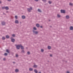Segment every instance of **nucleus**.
<instances>
[{
  "label": "nucleus",
  "mask_w": 73,
  "mask_h": 73,
  "mask_svg": "<svg viewBox=\"0 0 73 73\" xmlns=\"http://www.w3.org/2000/svg\"><path fill=\"white\" fill-rule=\"evenodd\" d=\"M31 10H32V7H30V9H27V10L28 12H31Z\"/></svg>",
  "instance_id": "f257e3e1"
},
{
  "label": "nucleus",
  "mask_w": 73,
  "mask_h": 73,
  "mask_svg": "<svg viewBox=\"0 0 73 73\" xmlns=\"http://www.w3.org/2000/svg\"><path fill=\"white\" fill-rule=\"evenodd\" d=\"M2 8L3 9H4V8H5V9H7V10H8V9H9V8H8V7H2Z\"/></svg>",
  "instance_id": "f03ea898"
},
{
  "label": "nucleus",
  "mask_w": 73,
  "mask_h": 73,
  "mask_svg": "<svg viewBox=\"0 0 73 73\" xmlns=\"http://www.w3.org/2000/svg\"><path fill=\"white\" fill-rule=\"evenodd\" d=\"M61 13H65V11L64 10H61Z\"/></svg>",
  "instance_id": "7ed1b4c3"
},
{
  "label": "nucleus",
  "mask_w": 73,
  "mask_h": 73,
  "mask_svg": "<svg viewBox=\"0 0 73 73\" xmlns=\"http://www.w3.org/2000/svg\"><path fill=\"white\" fill-rule=\"evenodd\" d=\"M20 45H18L17 46V48L18 49H20Z\"/></svg>",
  "instance_id": "20e7f679"
},
{
  "label": "nucleus",
  "mask_w": 73,
  "mask_h": 73,
  "mask_svg": "<svg viewBox=\"0 0 73 73\" xmlns=\"http://www.w3.org/2000/svg\"><path fill=\"white\" fill-rule=\"evenodd\" d=\"M20 47H21V49H24V47H23L21 45H20Z\"/></svg>",
  "instance_id": "39448f33"
},
{
  "label": "nucleus",
  "mask_w": 73,
  "mask_h": 73,
  "mask_svg": "<svg viewBox=\"0 0 73 73\" xmlns=\"http://www.w3.org/2000/svg\"><path fill=\"white\" fill-rule=\"evenodd\" d=\"M15 23L17 24H18L19 23V21L17 20H16L15 21Z\"/></svg>",
  "instance_id": "423d86ee"
},
{
  "label": "nucleus",
  "mask_w": 73,
  "mask_h": 73,
  "mask_svg": "<svg viewBox=\"0 0 73 73\" xmlns=\"http://www.w3.org/2000/svg\"><path fill=\"white\" fill-rule=\"evenodd\" d=\"M70 30H73V27L72 26H71L70 27Z\"/></svg>",
  "instance_id": "0eeeda50"
},
{
  "label": "nucleus",
  "mask_w": 73,
  "mask_h": 73,
  "mask_svg": "<svg viewBox=\"0 0 73 73\" xmlns=\"http://www.w3.org/2000/svg\"><path fill=\"white\" fill-rule=\"evenodd\" d=\"M33 32L35 34H37V33H38V32L37 31H33Z\"/></svg>",
  "instance_id": "6e6552de"
},
{
  "label": "nucleus",
  "mask_w": 73,
  "mask_h": 73,
  "mask_svg": "<svg viewBox=\"0 0 73 73\" xmlns=\"http://www.w3.org/2000/svg\"><path fill=\"white\" fill-rule=\"evenodd\" d=\"M2 24L3 25H5V22H2Z\"/></svg>",
  "instance_id": "1a4fd4ad"
},
{
  "label": "nucleus",
  "mask_w": 73,
  "mask_h": 73,
  "mask_svg": "<svg viewBox=\"0 0 73 73\" xmlns=\"http://www.w3.org/2000/svg\"><path fill=\"white\" fill-rule=\"evenodd\" d=\"M66 19H69V16L67 15L66 16Z\"/></svg>",
  "instance_id": "9d476101"
},
{
  "label": "nucleus",
  "mask_w": 73,
  "mask_h": 73,
  "mask_svg": "<svg viewBox=\"0 0 73 73\" xmlns=\"http://www.w3.org/2000/svg\"><path fill=\"white\" fill-rule=\"evenodd\" d=\"M11 40L12 42H14L15 41V39H11Z\"/></svg>",
  "instance_id": "9b49d317"
},
{
  "label": "nucleus",
  "mask_w": 73,
  "mask_h": 73,
  "mask_svg": "<svg viewBox=\"0 0 73 73\" xmlns=\"http://www.w3.org/2000/svg\"><path fill=\"white\" fill-rule=\"evenodd\" d=\"M6 37L7 38H9V36L8 35H6Z\"/></svg>",
  "instance_id": "f8f14e48"
},
{
  "label": "nucleus",
  "mask_w": 73,
  "mask_h": 73,
  "mask_svg": "<svg viewBox=\"0 0 73 73\" xmlns=\"http://www.w3.org/2000/svg\"><path fill=\"white\" fill-rule=\"evenodd\" d=\"M33 67L34 68H37V65H34L33 66Z\"/></svg>",
  "instance_id": "ddd939ff"
},
{
  "label": "nucleus",
  "mask_w": 73,
  "mask_h": 73,
  "mask_svg": "<svg viewBox=\"0 0 73 73\" xmlns=\"http://www.w3.org/2000/svg\"><path fill=\"white\" fill-rule=\"evenodd\" d=\"M22 19H25V16H22Z\"/></svg>",
  "instance_id": "4468645a"
},
{
  "label": "nucleus",
  "mask_w": 73,
  "mask_h": 73,
  "mask_svg": "<svg viewBox=\"0 0 73 73\" xmlns=\"http://www.w3.org/2000/svg\"><path fill=\"white\" fill-rule=\"evenodd\" d=\"M6 52H7V53H9V50H8L7 49L6 50Z\"/></svg>",
  "instance_id": "2eb2a0df"
},
{
  "label": "nucleus",
  "mask_w": 73,
  "mask_h": 73,
  "mask_svg": "<svg viewBox=\"0 0 73 73\" xmlns=\"http://www.w3.org/2000/svg\"><path fill=\"white\" fill-rule=\"evenodd\" d=\"M36 26L37 27H39L40 25H39V24H37L36 25Z\"/></svg>",
  "instance_id": "dca6fc26"
},
{
  "label": "nucleus",
  "mask_w": 73,
  "mask_h": 73,
  "mask_svg": "<svg viewBox=\"0 0 73 73\" xmlns=\"http://www.w3.org/2000/svg\"><path fill=\"white\" fill-rule=\"evenodd\" d=\"M15 71L16 72H19V70L18 69H16L15 70Z\"/></svg>",
  "instance_id": "f3484780"
},
{
  "label": "nucleus",
  "mask_w": 73,
  "mask_h": 73,
  "mask_svg": "<svg viewBox=\"0 0 73 73\" xmlns=\"http://www.w3.org/2000/svg\"><path fill=\"white\" fill-rule=\"evenodd\" d=\"M38 12H41V10L39 9H38Z\"/></svg>",
  "instance_id": "a211bd4d"
},
{
  "label": "nucleus",
  "mask_w": 73,
  "mask_h": 73,
  "mask_svg": "<svg viewBox=\"0 0 73 73\" xmlns=\"http://www.w3.org/2000/svg\"><path fill=\"white\" fill-rule=\"evenodd\" d=\"M29 70L30 71H32V70H33V69H32V68H30L29 69Z\"/></svg>",
  "instance_id": "6ab92c4d"
},
{
  "label": "nucleus",
  "mask_w": 73,
  "mask_h": 73,
  "mask_svg": "<svg viewBox=\"0 0 73 73\" xmlns=\"http://www.w3.org/2000/svg\"><path fill=\"white\" fill-rule=\"evenodd\" d=\"M34 71L35 72V73H37V71L36 70H35Z\"/></svg>",
  "instance_id": "aec40b11"
},
{
  "label": "nucleus",
  "mask_w": 73,
  "mask_h": 73,
  "mask_svg": "<svg viewBox=\"0 0 73 73\" xmlns=\"http://www.w3.org/2000/svg\"><path fill=\"white\" fill-rule=\"evenodd\" d=\"M2 40H5V37H2Z\"/></svg>",
  "instance_id": "412c9836"
},
{
  "label": "nucleus",
  "mask_w": 73,
  "mask_h": 73,
  "mask_svg": "<svg viewBox=\"0 0 73 73\" xmlns=\"http://www.w3.org/2000/svg\"><path fill=\"white\" fill-rule=\"evenodd\" d=\"M48 48L49 49H50V48H51V47L50 46H48Z\"/></svg>",
  "instance_id": "4be33fe9"
},
{
  "label": "nucleus",
  "mask_w": 73,
  "mask_h": 73,
  "mask_svg": "<svg viewBox=\"0 0 73 73\" xmlns=\"http://www.w3.org/2000/svg\"><path fill=\"white\" fill-rule=\"evenodd\" d=\"M57 16H58V17H60V15H58Z\"/></svg>",
  "instance_id": "5701e85b"
},
{
  "label": "nucleus",
  "mask_w": 73,
  "mask_h": 73,
  "mask_svg": "<svg viewBox=\"0 0 73 73\" xmlns=\"http://www.w3.org/2000/svg\"><path fill=\"white\" fill-rule=\"evenodd\" d=\"M4 55L5 56H7V55H8V54L7 53H5Z\"/></svg>",
  "instance_id": "b1692460"
},
{
  "label": "nucleus",
  "mask_w": 73,
  "mask_h": 73,
  "mask_svg": "<svg viewBox=\"0 0 73 73\" xmlns=\"http://www.w3.org/2000/svg\"><path fill=\"white\" fill-rule=\"evenodd\" d=\"M15 19H17V16H15Z\"/></svg>",
  "instance_id": "393cba45"
},
{
  "label": "nucleus",
  "mask_w": 73,
  "mask_h": 73,
  "mask_svg": "<svg viewBox=\"0 0 73 73\" xmlns=\"http://www.w3.org/2000/svg\"><path fill=\"white\" fill-rule=\"evenodd\" d=\"M33 29L34 30H36V28L35 27H34Z\"/></svg>",
  "instance_id": "a878e982"
},
{
  "label": "nucleus",
  "mask_w": 73,
  "mask_h": 73,
  "mask_svg": "<svg viewBox=\"0 0 73 73\" xmlns=\"http://www.w3.org/2000/svg\"><path fill=\"white\" fill-rule=\"evenodd\" d=\"M27 54H30V52H27Z\"/></svg>",
  "instance_id": "bb28decb"
},
{
  "label": "nucleus",
  "mask_w": 73,
  "mask_h": 73,
  "mask_svg": "<svg viewBox=\"0 0 73 73\" xmlns=\"http://www.w3.org/2000/svg\"><path fill=\"white\" fill-rule=\"evenodd\" d=\"M48 3L49 4H51V3H52V2L50 1H49Z\"/></svg>",
  "instance_id": "cd10ccee"
},
{
  "label": "nucleus",
  "mask_w": 73,
  "mask_h": 73,
  "mask_svg": "<svg viewBox=\"0 0 73 73\" xmlns=\"http://www.w3.org/2000/svg\"><path fill=\"white\" fill-rule=\"evenodd\" d=\"M69 4L70 5H73V4L72 3H70Z\"/></svg>",
  "instance_id": "c85d7f7f"
},
{
  "label": "nucleus",
  "mask_w": 73,
  "mask_h": 73,
  "mask_svg": "<svg viewBox=\"0 0 73 73\" xmlns=\"http://www.w3.org/2000/svg\"><path fill=\"white\" fill-rule=\"evenodd\" d=\"M12 36H13V37H15V35L13 34V35H12Z\"/></svg>",
  "instance_id": "c756f323"
},
{
  "label": "nucleus",
  "mask_w": 73,
  "mask_h": 73,
  "mask_svg": "<svg viewBox=\"0 0 73 73\" xmlns=\"http://www.w3.org/2000/svg\"><path fill=\"white\" fill-rule=\"evenodd\" d=\"M41 52H44V50L42 49H41Z\"/></svg>",
  "instance_id": "7c9ffc66"
},
{
  "label": "nucleus",
  "mask_w": 73,
  "mask_h": 73,
  "mask_svg": "<svg viewBox=\"0 0 73 73\" xmlns=\"http://www.w3.org/2000/svg\"><path fill=\"white\" fill-rule=\"evenodd\" d=\"M16 57H18V55H17V54H16Z\"/></svg>",
  "instance_id": "2f4dec72"
},
{
  "label": "nucleus",
  "mask_w": 73,
  "mask_h": 73,
  "mask_svg": "<svg viewBox=\"0 0 73 73\" xmlns=\"http://www.w3.org/2000/svg\"><path fill=\"white\" fill-rule=\"evenodd\" d=\"M22 53H24V50H22Z\"/></svg>",
  "instance_id": "473e14b6"
},
{
  "label": "nucleus",
  "mask_w": 73,
  "mask_h": 73,
  "mask_svg": "<svg viewBox=\"0 0 73 73\" xmlns=\"http://www.w3.org/2000/svg\"><path fill=\"white\" fill-rule=\"evenodd\" d=\"M43 1H46V0H42Z\"/></svg>",
  "instance_id": "72a5a7b5"
},
{
  "label": "nucleus",
  "mask_w": 73,
  "mask_h": 73,
  "mask_svg": "<svg viewBox=\"0 0 73 73\" xmlns=\"http://www.w3.org/2000/svg\"><path fill=\"white\" fill-rule=\"evenodd\" d=\"M50 56L51 57H52V55L51 54H50Z\"/></svg>",
  "instance_id": "f704fd0d"
},
{
  "label": "nucleus",
  "mask_w": 73,
  "mask_h": 73,
  "mask_svg": "<svg viewBox=\"0 0 73 73\" xmlns=\"http://www.w3.org/2000/svg\"><path fill=\"white\" fill-rule=\"evenodd\" d=\"M3 60H5V58H4L3 59Z\"/></svg>",
  "instance_id": "c9c22d12"
},
{
  "label": "nucleus",
  "mask_w": 73,
  "mask_h": 73,
  "mask_svg": "<svg viewBox=\"0 0 73 73\" xmlns=\"http://www.w3.org/2000/svg\"><path fill=\"white\" fill-rule=\"evenodd\" d=\"M36 1H38V0H35Z\"/></svg>",
  "instance_id": "e433bc0d"
},
{
  "label": "nucleus",
  "mask_w": 73,
  "mask_h": 73,
  "mask_svg": "<svg viewBox=\"0 0 73 73\" xmlns=\"http://www.w3.org/2000/svg\"><path fill=\"white\" fill-rule=\"evenodd\" d=\"M67 73H69V71H67Z\"/></svg>",
  "instance_id": "4c0bfd02"
},
{
  "label": "nucleus",
  "mask_w": 73,
  "mask_h": 73,
  "mask_svg": "<svg viewBox=\"0 0 73 73\" xmlns=\"http://www.w3.org/2000/svg\"><path fill=\"white\" fill-rule=\"evenodd\" d=\"M9 1H11V0H7Z\"/></svg>",
  "instance_id": "58836bf2"
},
{
  "label": "nucleus",
  "mask_w": 73,
  "mask_h": 73,
  "mask_svg": "<svg viewBox=\"0 0 73 73\" xmlns=\"http://www.w3.org/2000/svg\"><path fill=\"white\" fill-rule=\"evenodd\" d=\"M1 3V1H0V3Z\"/></svg>",
  "instance_id": "ea45409f"
},
{
  "label": "nucleus",
  "mask_w": 73,
  "mask_h": 73,
  "mask_svg": "<svg viewBox=\"0 0 73 73\" xmlns=\"http://www.w3.org/2000/svg\"><path fill=\"white\" fill-rule=\"evenodd\" d=\"M40 28H42V26H40Z\"/></svg>",
  "instance_id": "a19ab883"
},
{
  "label": "nucleus",
  "mask_w": 73,
  "mask_h": 73,
  "mask_svg": "<svg viewBox=\"0 0 73 73\" xmlns=\"http://www.w3.org/2000/svg\"><path fill=\"white\" fill-rule=\"evenodd\" d=\"M38 73H41V72H39Z\"/></svg>",
  "instance_id": "79ce46f5"
},
{
  "label": "nucleus",
  "mask_w": 73,
  "mask_h": 73,
  "mask_svg": "<svg viewBox=\"0 0 73 73\" xmlns=\"http://www.w3.org/2000/svg\"><path fill=\"white\" fill-rule=\"evenodd\" d=\"M13 63H15V62H13Z\"/></svg>",
  "instance_id": "37998d69"
}]
</instances>
